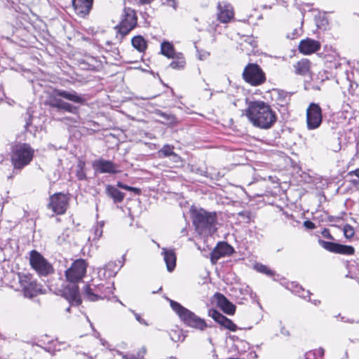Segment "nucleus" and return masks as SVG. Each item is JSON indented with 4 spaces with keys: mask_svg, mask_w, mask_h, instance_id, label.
<instances>
[{
    "mask_svg": "<svg viewBox=\"0 0 359 359\" xmlns=\"http://www.w3.org/2000/svg\"><path fill=\"white\" fill-rule=\"evenodd\" d=\"M87 266L88 264L84 259H79L65 271L68 284L63 290V294L71 304L79 305L81 303L78 283L81 282L85 276Z\"/></svg>",
    "mask_w": 359,
    "mask_h": 359,
    "instance_id": "nucleus-1",
    "label": "nucleus"
},
{
    "mask_svg": "<svg viewBox=\"0 0 359 359\" xmlns=\"http://www.w3.org/2000/svg\"><path fill=\"white\" fill-rule=\"evenodd\" d=\"M245 115L254 126L261 129L271 128L277 119L271 107L260 100L248 102Z\"/></svg>",
    "mask_w": 359,
    "mask_h": 359,
    "instance_id": "nucleus-2",
    "label": "nucleus"
},
{
    "mask_svg": "<svg viewBox=\"0 0 359 359\" xmlns=\"http://www.w3.org/2000/svg\"><path fill=\"white\" fill-rule=\"evenodd\" d=\"M55 95H52L46 101V104L57 111H67L72 114H77L79 108L69 102H67L57 97H62L74 103L84 104L86 102L83 95L79 94L74 90L67 91L61 89H56L54 91Z\"/></svg>",
    "mask_w": 359,
    "mask_h": 359,
    "instance_id": "nucleus-3",
    "label": "nucleus"
},
{
    "mask_svg": "<svg viewBox=\"0 0 359 359\" xmlns=\"http://www.w3.org/2000/svg\"><path fill=\"white\" fill-rule=\"evenodd\" d=\"M192 221L197 233L201 235H212L216 230L217 214L204 209L194 210L192 212Z\"/></svg>",
    "mask_w": 359,
    "mask_h": 359,
    "instance_id": "nucleus-4",
    "label": "nucleus"
},
{
    "mask_svg": "<svg viewBox=\"0 0 359 359\" xmlns=\"http://www.w3.org/2000/svg\"><path fill=\"white\" fill-rule=\"evenodd\" d=\"M34 150L29 144L18 143L11 150V161L14 170H21L32 161Z\"/></svg>",
    "mask_w": 359,
    "mask_h": 359,
    "instance_id": "nucleus-5",
    "label": "nucleus"
},
{
    "mask_svg": "<svg viewBox=\"0 0 359 359\" xmlns=\"http://www.w3.org/2000/svg\"><path fill=\"white\" fill-rule=\"evenodd\" d=\"M172 309L177 314L180 318L188 326L203 330L207 327L205 320L196 316L192 311L182 306L180 303L170 299Z\"/></svg>",
    "mask_w": 359,
    "mask_h": 359,
    "instance_id": "nucleus-6",
    "label": "nucleus"
},
{
    "mask_svg": "<svg viewBox=\"0 0 359 359\" xmlns=\"http://www.w3.org/2000/svg\"><path fill=\"white\" fill-rule=\"evenodd\" d=\"M137 20L135 11L130 8H125L119 25L115 27L117 29L116 38L118 41L121 42L123 38L136 27Z\"/></svg>",
    "mask_w": 359,
    "mask_h": 359,
    "instance_id": "nucleus-7",
    "label": "nucleus"
},
{
    "mask_svg": "<svg viewBox=\"0 0 359 359\" xmlns=\"http://www.w3.org/2000/svg\"><path fill=\"white\" fill-rule=\"evenodd\" d=\"M29 262L40 276H47L54 272L53 266L36 250L30 252Z\"/></svg>",
    "mask_w": 359,
    "mask_h": 359,
    "instance_id": "nucleus-8",
    "label": "nucleus"
},
{
    "mask_svg": "<svg viewBox=\"0 0 359 359\" xmlns=\"http://www.w3.org/2000/svg\"><path fill=\"white\" fill-rule=\"evenodd\" d=\"M243 79L252 86H257L262 84L266 76L260 67L255 63H249L243 72Z\"/></svg>",
    "mask_w": 359,
    "mask_h": 359,
    "instance_id": "nucleus-9",
    "label": "nucleus"
},
{
    "mask_svg": "<svg viewBox=\"0 0 359 359\" xmlns=\"http://www.w3.org/2000/svg\"><path fill=\"white\" fill-rule=\"evenodd\" d=\"M18 276L25 296L29 298L36 296L40 290V287L33 276L29 273H19Z\"/></svg>",
    "mask_w": 359,
    "mask_h": 359,
    "instance_id": "nucleus-10",
    "label": "nucleus"
},
{
    "mask_svg": "<svg viewBox=\"0 0 359 359\" xmlns=\"http://www.w3.org/2000/svg\"><path fill=\"white\" fill-rule=\"evenodd\" d=\"M323 122L322 109L318 104L311 103L306 109V128L309 130L318 128Z\"/></svg>",
    "mask_w": 359,
    "mask_h": 359,
    "instance_id": "nucleus-11",
    "label": "nucleus"
},
{
    "mask_svg": "<svg viewBox=\"0 0 359 359\" xmlns=\"http://www.w3.org/2000/svg\"><path fill=\"white\" fill-rule=\"evenodd\" d=\"M112 292V286L104 287L101 284L95 285L93 288H92L89 285H86L83 287L84 297L91 302H95L100 299H104Z\"/></svg>",
    "mask_w": 359,
    "mask_h": 359,
    "instance_id": "nucleus-12",
    "label": "nucleus"
},
{
    "mask_svg": "<svg viewBox=\"0 0 359 359\" xmlns=\"http://www.w3.org/2000/svg\"><path fill=\"white\" fill-rule=\"evenodd\" d=\"M68 203L69 198L66 194L56 193L50 197L48 207L56 215H63L67 209Z\"/></svg>",
    "mask_w": 359,
    "mask_h": 359,
    "instance_id": "nucleus-13",
    "label": "nucleus"
},
{
    "mask_svg": "<svg viewBox=\"0 0 359 359\" xmlns=\"http://www.w3.org/2000/svg\"><path fill=\"white\" fill-rule=\"evenodd\" d=\"M319 245L326 250L344 255H351L355 252V249L351 245H342L337 243L318 240Z\"/></svg>",
    "mask_w": 359,
    "mask_h": 359,
    "instance_id": "nucleus-14",
    "label": "nucleus"
},
{
    "mask_svg": "<svg viewBox=\"0 0 359 359\" xmlns=\"http://www.w3.org/2000/svg\"><path fill=\"white\" fill-rule=\"evenodd\" d=\"M93 168L95 172L100 173L116 174L120 172L118 165L111 161L103 158L97 159L93 163Z\"/></svg>",
    "mask_w": 359,
    "mask_h": 359,
    "instance_id": "nucleus-15",
    "label": "nucleus"
},
{
    "mask_svg": "<svg viewBox=\"0 0 359 359\" xmlns=\"http://www.w3.org/2000/svg\"><path fill=\"white\" fill-rule=\"evenodd\" d=\"M208 316L212 318L217 323L223 326L224 328L230 331L235 332L237 330V325L233 322L222 315L220 312L215 309H209Z\"/></svg>",
    "mask_w": 359,
    "mask_h": 359,
    "instance_id": "nucleus-16",
    "label": "nucleus"
},
{
    "mask_svg": "<svg viewBox=\"0 0 359 359\" xmlns=\"http://www.w3.org/2000/svg\"><path fill=\"white\" fill-rule=\"evenodd\" d=\"M217 20L222 23L229 22L234 16L232 6L226 2H219L217 5Z\"/></svg>",
    "mask_w": 359,
    "mask_h": 359,
    "instance_id": "nucleus-17",
    "label": "nucleus"
},
{
    "mask_svg": "<svg viewBox=\"0 0 359 359\" xmlns=\"http://www.w3.org/2000/svg\"><path fill=\"white\" fill-rule=\"evenodd\" d=\"M233 248L226 243H219L212 251L210 259L212 263H216L221 257L230 255L233 253Z\"/></svg>",
    "mask_w": 359,
    "mask_h": 359,
    "instance_id": "nucleus-18",
    "label": "nucleus"
},
{
    "mask_svg": "<svg viewBox=\"0 0 359 359\" xmlns=\"http://www.w3.org/2000/svg\"><path fill=\"white\" fill-rule=\"evenodd\" d=\"M320 43L311 39L302 40L299 45V50L305 55L313 53L320 50Z\"/></svg>",
    "mask_w": 359,
    "mask_h": 359,
    "instance_id": "nucleus-19",
    "label": "nucleus"
},
{
    "mask_svg": "<svg viewBox=\"0 0 359 359\" xmlns=\"http://www.w3.org/2000/svg\"><path fill=\"white\" fill-rule=\"evenodd\" d=\"M93 0H72V6L75 12L81 16L88 14Z\"/></svg>",
    "mask_w": 359,
    "mask_h": 359,
    "instance_id": "nucleus-20",
    "label": "nucleus"
},
{
    "mask_svg": "<svg viewBox=\"0 0 359 359\" xmlns=\"http://www.w3.org/2000/svg\"><path fill=\"white\" fill-rule=\"evenodd\" d=\"M217 304L221 309L228 315H233L236 311V306L233 304L224 295L220 293L215 294Z\"/></svg>",
    "mask_w": 359,
    "mask_h": 359,
    "instance_id": "nucleus-21",
    "label": "nucleus"
},
{
    "mask_svg": "<svg viewBox=\"0 0 359 359\" xmlns=\"http://www.w3.org/2000/svg\"><path fill=\"white\" fill-rule=\"evenodd\" d=\"M161 254L163 256L168 271H172L176 266V255L174 250L163 248Z\"/></svg>",
    "mask_w": 359,
    "mask_h": 359,
    "instance_id": "nucleus-22",
    "label": "nucleus"
},
{
    "mask_svg": "<svg viewBox=\"0 0 359 359\" xmlns=\"http://www.w3.org/2000/svg\"><path fill=\"white\" fill-rule=\"evenodd\" d=\"M117 266L114 262H109L104 267L99 269L98 276L100 279H107L114 277L116 273Z\"/></svg>",
    "mask_w": 359,
    "mask_h": 359,
    "instance_id": "nucleus-23",
    "label": "nucleus"
},
{
    "mask_svg": "<svg viewBox=\"0 0 359 359\" xmlns=\"http://www.w3.org/2000/svg\"><path fill=\"white\" fill-rule=\"evenodd\" d=\"M105 193L109 197L113 199L115 203L122 202L125 197L124 193L110 184L106 186Z\"/></svg>",
    "mask_w": 359,
    "mask_h": 359,
    "instance_id": "nucleus-24",
    "label": "nucleus"
},
{
    "mask_svg": "<svg viewBox=\"0 0 359 359\" xmlns=\"http://www.w3.org/2000/svg\"><path fill=\"white\" fill-rule=\"evenodd\" d=\"M294 72L297 74L305 76L310 69V62L307 59H303L294 65Z\"/></svg>",
    "mask_w": 359,
    "mask_h": 359,
    "instance_id": "nucleus-25",
    "label": "nucleus"
},
{
    "mask_svg": "<svg viewBox=\"0 0 359 359\" xmlns=\"http://www.w3.org/2000/svg\"><path fill=\"white\" fill-rule=\"evenodd\" d=\"M172 61L170 64V67L173 69H183L186 65L185 58L182 53H177L175 57H171Z\"/></svg>",
    "mask_w": 359,
    "mask_h": 359,
    "instance_id": "nucleus-26",
    "label": "nucleus"
},
{
    "mask_svg": "<svg viewBox=\"0 0 359 359\" xmlns=\"http://www.w3.org/2000/svg\"><path fill=\"white\" fill-rule=\"evenodd\" d=\"M131 43L133 46L140 53H144L147 48V41L140 35L134 36Z\"/></svg>",
    "mask_w": 359,
    "mask_h": 359,
    "instance_id": "nucleus-27",
    "label": "nucleus"
},
{
    "mask_svg": "<svg viewBox=\"0 0 359 359\" xmlns=\"http://www.w3.org/2000/svg\"><path fill=\"white\" fill-rule=\"evenodd\" d=\"M161 53L167 57L171 58L175 57L177 53H175L173 45L168 41H163L161 45Z\"/></svg>",
    "mask_w": 359,
    "mask_h": 359,
    "instance_id": "nucleus-28",
    "label": "nucleus"
},
{
    "mask_svg": "<svg viewBox=\"0 0 359 359\" xmlns=\"http://www.w3.org/2000/svg\"><path fill=\"white\" fill-rule=\"evenodd\" d=\"M276 101L278 104L280 106H284L287 104L290 100V95L285 91L278 90H276Z\"/></svg>",
    "mask_w": 359,
    "mask_h": 359,
    "instance_id": "nucleus-29",
    "label": "nucleus"
},
{
    "mask_svg": "<svg viewBox=\"0 0 359 359\" xmlns=\"http://www.w3.org/2000/svg\"><path fill=\"white\" fill-rule=\"evenodd\" d=\"M174 147L170 144H165L158 152V156L161 158L170 156L173 151Z\"/></svg>",
    "mask_w": 359,
    "mask_h": 359,
    "instance_id": "nucleus-30",
    "label": "nucleus"
},
{
    "mask_svg": "<svg viewBox=\"0 0 359 359\" xmlns=\"http://www.w3.org/2000/svg\"><path fill=\"white\" fill-rule=\"evenodd\" d=\"M291 290L293 293L297 294L298 296L305 299H306V296L304 295V292H306L308 296L311 294L309 290H305L302 286L299 285L298 284L292 283Z\"/></svg>",
    "mask_w": 359,
    "mask_h": 359,
    "instance_id": "nucleus-31",
    "label": "nucleus"
},
{
    "mask_svg": "<svg viewBox=\"0 0 359 359\" xmlns=\"http://www.w3.org/2000/svg\"><path fill=\"white\" fill-rule=\"evenodd\" d=\"M104 226V222L101 221L97 223L95 226H94L92 229V231L93 233V239L94 240H98L100 238H101L102 235V229Z\"/></svg>",
    "mask_w": 359,
    "mask_h": 359,
    "instance_id": "nucleus-32",
    "label": "nucleus"
},
{
    "mask_svg": "<svg viewBox=\"0 0 359 359\" xmlns=\"http://www.w3.org/2000/svg\"><path fill=\"white\" fill-rule=\"evenodd\" d=\"M156 114L159 115L161 117H162L165 121V124H173L176 122V118L174 115L171 114H167L165 112H163L160 110H158Z\"/></svg>",
    "mask_w": 359,
    "mask_h": 359,
    "instance_id": "nucleus-33",
    "label": "nucleus"
},
{
    "mask_svg": "<svg viewBox=\"0 0 359 359\" xmlns=\"http://www.w3.org/2000/svg\"><path fill=\"white\" fill-rule=\"evenodd\" d=\"M254 267L258 272L266 274L269 276H273L275 274L274 271L264 264H256Z\"/></svg>",
    "mask_w": 359,
    "mask_h": 359,
    "instance_id": "nucleus-34",
    "label": "nucleus"
},
{
    "mask_svg": "<svg viewBox=\"0 0 359 359\" xmlns=\"http://www.w3.org/2000/svg\"><path fill=\"white\" fill-rule=\"evenodd\" d=\"M344 236L346 238H351L354 236V229L350 224H346L343 229Z\"/></svg>",
    "mask_w": 359,
    "mask_h": 359,
    "instance_id": "nucleus-35",
    "label": "nucleus"
},
{
    "mask_svg": "<svg viewBox=\"0 0 359 359\" xmlns=\"http://www.w3.org/2000/svg\"><path fill=\"white\" fill-rule=\"evenodd\" d=\"M130 311H131V312L134 314L135 319H136V320H137L140 324L144 325H145V326H148V325H149V324L147 323V321H146L144 319H143V318L140 316V315H139L138 313H135V312L134 311H133V310H130Z\"/></svg>",
    "mask_w": 359,
    "mask_h": 359,
    "instance_id": "nucleus-36",
    "label": "nucleus"
},
{
    "mask_svg": "<svg viewBox=\"0 0 359 359\" xmlns=\"http://www.w3.org/2000/svg\"><path fill=\"white\" fill-rule=\"evenodd\" d=\"M238 215L242 217L244 219H245L246 222H249L250 220V212L248 211H241L238 213Z\"/></svg>",
    "mask_w": 359,
    "mask_h": 359,
    "instance_id": "nucleus-37",
    "label": "nucleus"
},
{
    "mask_svg": "<svg viewBox=\"0 0 359 359\" xmlns=\"http://www.w3.org/2000/svg\"><path fill=\"white\" fill-rule=\"evenodd\" d=\"M146 348L145 347H142L140 351L137 353V356L135 357V359H144V356L146 353Z\"/></svg>",
    "mask_w": 359,
    "mask_h": 359,
    "instance_id": "nucleus-38",
    "label": "nucleus"
},
{
    "mask_svg": "<svg viewBox=\"0 0 359 359\" xmlns=\"http://www.w3.org/2000/svg\"><path fill=\"white\" fill-rule=\"evenodd\" d=\"M321 234L323 237L327 239L334 240V237L330 234V231L327 229H324L321 232Z\"/></svg>",
    "mask_w": 359,
    "mask_h": 359,
    "instance_id": "nucleus-39",
    "label": "nucleus"
},
{
    "mask_svg": "<svg viewBox=\"0 0 359 359\" xmlns=\"http://www.w3.org/2000/svg\"><path fill=\"white\" fill-rule=\"evenodd\" d=\"M169 157L171 158V160L174 163H177L181 161V157L178 154H175V152H173L172 154Z\"/></svg>",
    "mask_w": 359,
    "mask_h": 359,
    "instance_id": "nucleus-40",
    "label": "nucleus"
},
{
    "mask_svg": "<svg viewBox=\"0 0 359 359\" xmlns=\"http://www.w3.org/2000/svg\"><path fill=\"white\" fill-rule=\"evenodd\" d=\"M167 4L173 8L175 10L177 9V1L176 0H165Z\"/></svg>",
    "mask_w": 359,
    "mask_h": 359,
    "instance_id": "nucleus-41",
    "label": "nucleus"
},
{
    "mask_svg": "<svg viewBox=\"0 0 359 359\" xmlns=\"http://www.w3.org/2000/svg\"><path fill=\"white\" fill-rule=\"evenodd\" d=\"M304 225L305 227L309 229H313L316 227L314 223L311 221H305L304 222Z\"/></svg>",
    "mask_w": 359,
    "mask_h": 359,
    "instance_id": "nucleus-42",
    "label": "nucleus"
},
{
    "mask_svg": "<svg viewBox=\"0 0 359 359\" xmlns=\"http://www.w3.org/2000/svg\"><path fill=\"white\" fill-rule=\"evenodd\" d=\"M117 187L121 188V189L127 190V191H129V189H130V186H128L127 184H125L122 183L121 182H117Z\"/></svg>",
    "mask_w": 359,
    "mask_h": 359,
    "instance_id": "nucleus-43",
    "label": "nucleus"
},
{
    "mask_svg": "<svg viewBox=\"0 0 359 359\" xmlns=\"http://www.w3.org/2000/svg\"><path fill=\"white\" fill-rule=\"evenodd\" d=\"M305 359H316V353L312 351H309L305 354Z\"/></svg>",
    "mask_w": 359,
    "mask_h": 359,
    "instance_id": "nucleus-44",
    "label": "nucleus"
},
{
    "mask_svg": "<svg viewBox=\"0 0 359 359\" xmlns=\"http://www.w3.org/2000/svg\"><path fill=\"white\" fill-rule=\"evenodd\" d=\"M76 176L79 180H83L86 178V174L82 170L78 171Z\"/></svg>",
    "mask_w": 359,
    "mask_h": 359,
    "instance_id": "nucleus-45",
    "label": "nucleus"
},
{
    "mask_svg": "<svg viewBox=\"0 0 359 359\" xmlns=\"http://www.w3.org/2000/svg\"><path fill=\"white\" fill-rule=\"evenodd\" d=\"M353 175H355L358 178H359V168L354 170H351L348 172V176H353Z\"/></svg>",
    "mask_w": 359,
    "mask_h": 359,
    "instance_id": "nucleus-46",
    "label": "nucleus"
},
{
    "mask_svg": "<svg viewBox=\"0 0 359 359\" xmlns=\"http://www.w3.org/2000/svg\"><path fill=\"white\" fill-rule=\"evenodd\" d=\"M130 191H133L135 194L140 195L141 193V190L139 188L130 187Z\"/></svg>",
    "mask_w": 359,
    "mask_h": 359,
    "instance_id": "nucleus-47",
    "label": "nucleus"
},
{
    "mask_svg": "<svg viewBox=\"0 0 359 359\" xmlns=\"http://www.w3.org/2000/svg\"><path fill=\"white\" fill-rule=\"evenodd\" d=\"M209 55V53L205 52L203 53V54H201L199 53L198 54V59L202 60H205V58H207V57Z\"/></svg>",
    "mask_w": 359,
    "mask_h": 359,
    "instance_id": "nucleus-48",
    "label": "nucleus"
},
{
    "mask_svg": "<svg viewBox=\"0 0 359 359\" xmlns=\"http://www.w3.org/2000/svg\"><path fill=\"white\" fill-rule=\"evenodd\" d=\"M309 302H311V303H313L314 305L316 306H318L320 304V300H311V298L308 299H307Z\"/></svg>",
    "mask_w": 359,
    "mask_h": 359,
    "instance_id": "nucleus-49",
    "label": "nucleus"
},
{
    "mask_svg": "<svg viewBox=\"0 0 359 359\" xmlns=\"http://www.w3.org/2000/svg\"><path fill=\"white\" fill-rule=\"evenodd\" d=\"M297 34V30L294 29L293 33H292V36H290L287 35V37L289 38V39H294Z\"/></svg>",
    "mask_w": 359,
    "mask_h": 359,
    "instance_id": "nucleus-50",
    "label": "nucleus"
},
{
    "mask_svg": "<svg viewBox=\"0 0 359 359\" xmlns=\"http://www.w3.org/2000/svg\"><path fill=\"white\" fill-rule=\"evenodd\" d=\"M341 321H344V322H348V323H354L353 320H349V319L345 320L344 317H341Z\"/></svg>",
    "mask_w": 359,
    "mask_h": 359,
    "instance_id": "nucleus-51",
    "label": "nucleus"
},
{
    "mask_svg": "<svg viewBox=\"0 0 359 359\" xmlns=\"http://www.w3.org/2000/svg\"><path fill=\"white\" fill-rule=\"evenodd\" d=\"M318 353L320 355V356H323L324 355V349L320 348L318 350Z\"/></svg>",
    "mask_w": 359,
    "mask_h": 359,
    "instance_id": "nucleus-52",
    "label": "nucleus"
},
{
    "mask_svg": "<svg viewBox=\"0 0 359 359\" xmlns=\"http://www.w3.org/2000/svg\"><path fill=\"white\" fill-rule=\"evenodd\" d=\"M123 359H135V357H129L126 355H123L122 357Z\"/></svg>",
    "mask_w": 359,
    "mask_h": 359,
    "instance_id": "nucleus-53",
    "label": "nucleus"
},
{
    "mask_svg": "<svg viewBox=\"0 0 359 359\" xmlns=\"http://www.w3.org/2000/svg\"><path fill=\"white\" fill-rule=\"evenodd\" d=\"M156 96H153V97H137V99L139 100V99H141V100H149V99H151V98H154Z\"/></svg>",
    "mask_w": 359,
    "mask_h": 359,
    "instance_id": "nucleus-54",
    "label": "nucleus"
},
{
    "mask_svg": "<svg viewBox=\"0 0 359 359\" xmlns=\"http://www.w3.org/2000/svg\"><path fill=\"white\" fill-rule=\"evenodd\" d=\"M358 182H359V180H351V183H352L353 184H354V185L358 184Z\"/></svg>",
    "mask_w": 359,
    "mask_h": 359,
    "instance_id": "nucleus-55",
    "label": "nucleus"
},
{
    "mask_svg": "<svg viewBox=\"0 0 359 359\" xmlns=\"http://www.w3.org/2000/svg\"><path fill=\"white\" fill-rule=\"evenodd\" d=\"M100 342H101V344H102L103 346H104V345H105V344L107 343V342H106V341H105V340H104L103 339H100Z\"/></svg>",
    "mask_w": 359,
    "mask_h": 359,
    "instance_id": "nucleus-56",
    "label": "nucleus"
},
{
    "mask_svg": "<svg viewBox=\"0 0 359 359\" xmlns=\"http://www.w3.org/2000/svg\"><path fill=\"white\" fill-rule=\"evenodd\" d=\"M182 233L185 234L187 233V230L185 228H184L182 230Z\"/></svg>",
    "mask_w": 359,
    "mask_h": 359,
    "instance_id": "nucleus-57",
    "label": "nucleus"
},
{
    "mask_svg": "<svg viewBox=\"0 0 359 359\" xmlns=\"http://www.w3.org/2000/svg\"><path fill=\"white\" fill-rule=\"evenodd\" d=\"M303 294H304V295H306V298H307V297H308L309 299L310 298V295H311V294H309V295L308 296V294H306V292H304Z\"/></svg>",
    "mask_w": 359,
    "mask_h": 359,
    "instance_id": "nucleus-58",
    "label": "nucleus"
},
{
    "mask_svg": "<svg viewBox=\"0 0 359 359\" xmlns=\"http://www.w3.org/2000/svg\"><path fill=\"white\" fill-rule=\"evenodd\" d=\"M208 342H210V344H212V339H211V338H209V339H208Z\"/></svg>",
    "mask_w": 359,
    "mask_h": 359,
    "instance_id": "nucleus-59",
    "label": "nucleus"
},
{
    "mask_svg": "<svg viewBox=\"0 0 359 359\" xmlns=\"http://www.w3.org/2000/svg\"><path fill=\"white\" fill-rule=\"evenodd\" d=\"M67 311L69 312V311H70V307H68V308L67 309Z\"/></svg>",
    "mask_w": 359,
    "mask_h": 359,
    "instance_id": "nucleus-60",
    "label": "nucleus"
},
{
    "mask_svg": "<svg viewBox=\"0 0 359 359\" xmlns=\"http://www.w3.org/2000/svg\"><path fill=\"white\" fill-rule=\"evenodd\" d=\"M29 122H27L26 123V126H29Z\"/></svg>",
    "mask_w": 359,
    "mask_h": 359,
    "instance_id": "nucleus-61",
    "label": "nucleus"
},
{
    "mask_svg": "<svg viewBox=\"0 0 359 359\" xmlns=\"http://www.w3.org/2000/svg\"><path fill=\"white\" fill-rule=\"evenodd\" d=\"M170 359H176L175 358L171 357Z\"/></svg>",
    "mask_w": 359,
    "mask_h": 359,
    "instance_id": "nucleus-62",
    "label": "nucleus"
}]
</instances>
